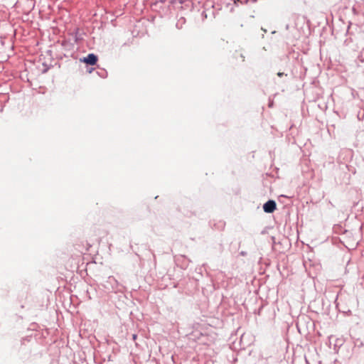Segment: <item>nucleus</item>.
<instances>
[{
	"instance_id": "obj_1",
	"label": "nucleus",
	"mask_w": 364,
	"mask_h": 364,
	"mask_svg": "<svg viewBox=\"0 0 364 364\" xmlns=\"http://www.w3.org/2000/svg\"><path fill=\"white\" fill-rule=\"evenodd\" d=\"M276 203L274 200H268L263 205L264 211L268 213H273L276 209Z\"/></svg>"
},
{
	"instance_id": "obj_2",
	"label": "nucleus",
	"mask_w": 364,
	"mask_h": 364,
	"mask_svg": "<svg viewBox=\"0 0 364 364\" xmlns=\"http://www.w3.org/2000/svg\"><path fill=\"white\" fill-rule=\"evenodd\" d=\"M81 60L87 65H95L97 62V57L95 54L90 53Z\"/></svg>"
},
{
	"instance_id": "obj_3",
	"label": "nucleus",
	"mask_w": 364,
	"mask_h": 364,
	"mask_svg": "<svg viewBox=\"0 0 364 364\" xmlns=\"http://www.w3.org/2000/svg\"><path fill=\"white\" fill-rule=\"evenodd\" d=\"M277 75H278V76L282 77L284 75V73H278Z\"/></svg>"
},
{
	"instance_id": "obj_5",
	"label": "nucleus",
	"mask_w": 364,
	"mask_h": 364,
	"mask_svg": "<svg viewBox=\"0 0 364 364\" xmlns=\"http://www.w3.org/2000/svg\"><path fill=\"white\" fill-rule=\"evenodd\" d=\"M272 105H273V102H271V103H269V107H272Z\"/></svg>"
},
{
	"instance_id": "obj_4",
	"label": "nucleus",
	"mask_w": 364,
	"mask_h": 364,
	"mask_svg": "<svg viewBox=\"0 0 364 364\" xmlns=\"http://www.w3.org/2000/svg\"><path fill=\"white\" fill-rule=\"evenodd\" d=\"M136 338V335L134 334L133 335V339L135 340Z\"/></svg>"
}]
</instances>
